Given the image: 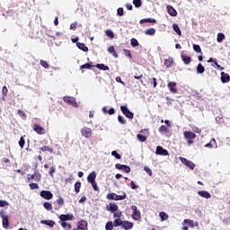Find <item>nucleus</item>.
I'll return each mask as SVG.
<instances>
[{"mask_svg": "<svg viewBox=\"0 0 230 230\" xmlns=\"http://www.w3.org/2000/svg\"><path fill=\"white\" fill-rule=\"evenodd\" d=\"M144 170L149 175V177H152V169H150V167L145 166Z\"/></svg>", "mask_w": 230, "mask_h": 230, "instance_id": "nucleus-49", "label": "nucleus"}, {"mask_svg": "<svg viewBox=\"0 0 230 230\" xmlns=\"http://www.w3.org/2000/svg\"><path fill=\"white\" fill-rule=\"evenodd\" d=\"M168 89L170 90L171 93L175 94L177 93V83L175 82H169L167 84Z\"/></svg>", "mask_w": 230, "mask_h": 230, "instance_id": "nucleus-13", "label": "nucleus"}, {"mask_svg": "<svg viewBox=\"0 0 230 230\" xmlns=\"http://www.w3.org/2000/svg\"><path fill=\"white\" fill-rule=\"evenodd\" d=\"M230 81V76L225 72H221V82L222 84H227Z\"/></svg>", "mask_w": 230, "mask_h": 230, "instance_id": "nucleus-19", "label": "nucleus"}, {"mask_svg": "<svg viewBox=\"0 0 230 230\" xmlns=\"http://www.w3.org/2000/svg\"><path fill=\"white\" fill-rule=\"evenodd\" d=\"M167 12L171 17H177V10L172 5H167Z\"/></svg>", "mask_w": 230, "mask_h": 230, "instance_id": "nucleus-17", "label": "nucleus"}, {"mask_svg": "<svg viewBox=\"0 0 230 230\" xmlns=\"http://www.w3.org/2000/svg\"><path fill=\"white\" fill-rule=\"evenodd\" d=\"M118 121L119 123H120V125H125V123H127V120L125 119V118L121 115L118 116Z\"/></svg>", "mask_w": 230, "mask_h": 230, "instance_id": "nucleus-41", "label": "nucleus"}, {"mask_svg": "<svg viewBox=\"0 0 230 230\" xmlns=\"http://www.w3.org/2000/svg\"><path fill=\"white\" fill-rule=\"evenodd\" d=\"M105 229L106 230L114 229V223H112V221H109L108 223H106Z\"/></svg>", "mask_w": 230, "mask_h": 230, "instance_id": "nucleus-34", "label": "nucleus"}, {"mask_svg": "<svg viewBox=\"0 0 230 230\" xmlns=\"http://www.w3.org/2000/svg\"><path fill=\"white\" fill-rule=\"evenodd\" d=\"M181 163H182V164H184L185 166H187V168H190V170H195V164H193V162L180 156L179 157Z\"/></svg>", "mask_w": 230, "mask_h": 230, "instance_id": "nucleus-5", "label": "nucleus"}, {"mask_svg": "<svg viewBox=\"0 0 230 230\" xmlns=\"http://www.w3.org/2000/svg\"><path fill=\"white\" fill-rule=\"evenodd\" d=\"M196 71L198 75H203L204 71H206V68L199 63L197 66Z\"/></svg>", "mask_w": 230, "mask_h": 230, "instance_id": "nucleus-27", "label": "nucleus"}, {"mask_svg": "<svg viewBox=\"0 0 230 230\" xmlns=\"http://www.w3.org/2000/svg\"><path fill=\"white\" fill-rule=\"evenodd\" d=\"M155 154L156 155H168V150L163 148L161 146H156Z\"/></svg>", "mask_w": 230, "mask_h": 230, "instance_id": "nucleus-12", "label": "nucleus"}, {"mask_svg": "<svg viewBox=\"0 0 230 230\" xmlns=\"http://www.w3.org/2000/svg\"><path fill=\"white\" fill-rule=\"evenodd\" d=\"M80 188H82V182L76 181L75 183V193H80Z\"/></svg>", "mask_w": 230, "mask_h": 230, "instance_id": "nucleus-31", "label": "nucleus"}, {"mask_svg": "<svg viewBox=\"0 0 230 230\" xmlns=\"http://www.w3.org/2000/svg\"><path fill=\"white\" fill-rule=\"evenodd\" d=\"M159 132H161V134H164V132H168V128H166V126H164V125H162L159 128Z\"/></svg>", "mask_w": 230, "mask_h": 230, "instance_id": "nucleus-48", "label": "nucleus"}, {"mask_svg": "<svg viewBox=\"0 0 230 230\" xmlns=\"http://www.w3.org/2000/svg\"><path fill=\"white\" fill-rule=\"evenodd\" d=\"M63 101L65 103H68V105H72L75 109L78 108V102H76V98L71 96H65L63 97Z\"/></svg>", "mask_w": 230, "mask_h": 230, "instance_id": "nucleus-2", "label": "nucleus"}, {"mask_svg": "<svg viewBox=\"0 0 230 230\" xmlns=\"http://www.w3.org/2000/svg\"><path fill=\"white\" fill-rule=\"evenodd\" d=\"M41 150V152H50L52 154L53 152V148L48 146H44L40 148Z\"/></svg>", "mask_w": 230, "mask_h": 230, "instance_id": "nucleus-36", "label": "nucleus"}, {"mask_svg": "<svg viewBox=\"0 0 230 230\" xmlns=\"http://www.w3.org/2000/svg\"><path fill=\"white\" fill-rule=\"evenodd\" d=\"M81 135L83 136V137L89 139V137L93 136V129H91V128L84 127L81 128Z\"/></svg>", "mask_w": 230, "mask_h": 230, "instance_id": "nucleus-6", "label": "nucleus"}, {"mask_svg": "<svg viewBox=\"0 0 230 230\" xmlns=\"http://www.w3.org/2000/svg\"><path fill=\"white\" fill-rule=\"evenodd\" d=\"M137 137L141 143H145V141H146V137H145V135L137 134Z\"/></svg>", "mask_w": 230, "mask_h": 230, "instance_id": "nucleus-37", "label": "nucleus"}, {"mask_svg": "<svg viewBox=\"0 0 230 230\" xmlns=\"http://www.w3.org/2000/svg\"><path fill=\"white\" fill-rule=\"evenodd\" d=\"M107 37H110V39H114V32L111 30L106 31Z\"/></svg>", "mask_w": 230, "mask_h": 230, "instance_id": "nucleus-47", "label": "nucleus"}, {"mask_svg": "<svg viewBox=\"0 0 230 230\" xmlns=\"http://www.w3.org/2000/svg\"><path fill=\"white\" fill-rule=\"evenodd\" d=\"M29 187L31 188V190H39V184L37 183H30Z\"/></svg>", "mask_w": 230, "mask_h": 230, "instance_id": "nucleus-52", "label": "nucleus"}, {"mask_svg": "<svg viewBox=\"0 0 230 230\" xmlns=\"http://www.w3.org/2000/svg\"><path fill=\"white\" fill-rule=\"evenodd\" d=\"M116 50L114 49V46H111L108 48V52L113 54Z\"/></svg>", "mask_w": 230, "mask_h": 230, "instance_id": "nucleus-62", "label": "nucleus"}, {"mask_svg": "<svg viewBox=\"0 0 230 230\" xmlns=\"http://www.w3.org/2000/svg\"><path fill=\"white\" fill-rule=\"evenodd\" d=\"M113 213H114L113 214L114 218H121V211L117 210V211L113 212Z\"/></svg>", "mask_w": 230, "mask_h": 230, "instance_id": "nucleus-51", "label": "nucleus"}, {"mask_svg": "<svg viewBox=\"0 0 230 230\" xmlns=\"http://www.w3.org/2000/svg\"><path fill=\"white\" fill-rule=\"evenodd\" d=\"M55 172H56L55 167H50V170H49V172L50 177H53V173H55Z\"/></svg>", "mask_w": 230, "mask_h": 230, "instance_id": "nucleus-63", "label": "nucleus"}, {"mask_svg": "<svg viewBox=\"0 0 230 230\" xmlns=\"http://www.w3.org/2000/svg\"><path fill=\"white\" fill-rule=\"evenodd\" d=\"M0 217L2 218V226L4 229H8L10 226V221L8 220V216L4 215V212H0Z\"/></svg>", "mask_w": 230, "mask_h": 230, "instance_id": "nucleus-4", "label": "nucleus"}, {"mask_svg": "<svg viewBox=\"0 0 230 230\" xmlns=\"http://www.w3.org/2000/svg\"><path fill=\"white\" fill-rule=\"evenodd\" d=\"M40 195L42 199H45V200H51V199H53V193L49 190H41Z\"/></svg>", "mask_w": 230, "mask_h": 230, "instance_id": "nucleus-9", "label": "nucleus"}, {"mask_svg": "<svg viewBox=\"0 0 230 230\" xmlns=\"http://www.w3.org/2000/svg\"><path fill=\"white\" fill-rule=\"evenodd\" d=\"M121 227L122 229H125V230H130L132 229V227H134V223L129 221H123Z\"/></svg>", "mask_w": 230, "mask_h": 230, "instance_id": "nucleus-15", "label": "nucleus"}, {"mask_svg": "<svg viewBox=\"0 0 230 230\" xmlns=\"http://www.w3.org/2000/svg\"><path fill=\"white\" fill-rule=\"evenodd\" d=\"M25 143H26V141L24 140V137H21V138L19 140V146L21 148H24Z\"/></svg>", "mask_w": 230, "mask_h": 230, "instance_id": "nucleus-46", "label": "nucleus"}, {"mask_svg": "<svg viewBox=\"0 0 230 230\" xmlns=\"http://www.w3.org/2000/svg\"><path fill=\"white\" fill-rule=\"evenodd\" d=\"M40 64L44 69H49V64H48L45 60H40Z\"/></svg>", "mask_w": 230, "mask_h": 230, "instance_id": "nucleus-42", "label": "nucleus"}, {"mask_svg": "<svg viewBox=\"0 0 230 230\" xmlns=\"http://www.w3.org/2000/svg\"><path fill=\"white\" fill-rule=\"evenodd\" d=\"M181 60L186 66H188L191 63V58L190 56H186L184 54H181Z\"/></svg>", "mask_w": 230, "mask_h": 230, "instance_id": "nucleus-23", "label": "nucleus"}, {"mask_svg": "<svg viewBox=\"0 0 230 230\" xmlns=\"http://www.w3.org/2000/svg\"><path fill=\"white\" fill-rule=\"evenodd\" d=\"M76 26H78L77 22L71 23L70 30H76Z\"/></svg>", "mask_w": 230, "mask_h": 230, "instance_id": "nucleus-64", "label": "nucleus"}, {"mask_svg": "<svg viewBox=\"0 0 230 230\" xmlns=\"http://www.w3.org/2000/svg\"><path fill=\"white\" fill-rule=\"evenodd\" d=\"M224 39H226V35L224 33L222 32L217 33V42H222Z\"/></svg>", "mask_w": 230, "mask_h": 230, "instance_id": "nucleus-33", "label": "nucleus"}, {"mask_svg": "<svg viewBox=\"0 0 230 230\" xmlns=\"http://www.w3.org/2000/svg\"><path fill=\"white\" fill-rule=\"evenodd\" d=\"M172 64H173V58H169L168 59H165L164 66L169 68L172 67Z\"/></svg>", "mask_w": 230, "mask_h": 230, "instance_id": "nucleus-29", "label": "nucleus"}, {"mask_svg": "<svg viewBox=\"0 0 230 230\" xmlns=\"http://www.w3.org/2000/svg\"><path fill=\"white\" fill-rule=\"evenodd\" d=\"M40 224L44 226H49V227H53L55 226V221L53 220H41Z\"/></svg>", "mask_w": 230, "mask_h": 230, "instance_id": "nucleus-26", "label": "nucleus"}, {"mask_svg": "<svg viewBox=\"0 0 230 230\" xmlns=\"http://www.w3.org/2000/svg\"><path fill=\"white\" fill-rule=\"evenodd\" d=\"M135 8H141L143 2L141 0H133Z\"/></svg>", "mask_w": 230, "mask_h": 230, "instance_id": "nucleus-32", "label": "nucleus"}, {"mask_svg": "<svg viewBox=\"0 0 230 230\" xmlns=\"http://www.w3.org/2000/svg\"><path fill=\"white\" fill-rule=\"evenodd\" d=\"M111 155L115 158V159H121V155L118 153V151H112L111 152Z\"/></svg>", "mask_w": 230, "mask_h": 230, "instance_id": "nucleus-45", "label": "nucleus"}, {"mask_svg": "<svg viewBox=\"0 0 230 230\" xmlns=\"http://www.w3.org/2000/svg\"><path fill=\"white\" fill-rule=\"evenodd\" d=\"M116 113V111L114 110V108H111L109 111H108V113L107 114H110V116H112L113 114Z\"/></svg>", "mask_w": 230, "mask_h": 230, "instance_id": "nucleus-60", "label": "nucleus"}, {"mask_svg": "<svg viewBox=\"0 0 230 230\" xmlns=\"http://www.w3.org/2000/svg\"><path fill=\"white\" fill-rule=\"evenodd\" d=\"M198 195L203 199H211V194L207 190H199Z\"/></svg>", "mask_w": 230, "mask_h": 230, "instance_id": "nucleus-20", "label": "nucleus"}, {"mask_svg": "<svg viewBox=\"0 0 230 230\" xmlns=\"http://www.w3.org/2000/svg\"><path fill=\"white\" fill-rule=\"evenodd\" d=\"M116 82H118L119 84H121L122 85H125V82H123L121 80V77L120 76H117L116 77Z\"/></svg>", "mask_w": 230, "mask_h": 230, "instance_id": "nucleus-61", "label": "nucleus"}, {"mask_svg": "<svg viewBox=\"0 0 230 230\" xmlns=\"http://www.w3.org/2000/svg\"><path fill=\"white\" fill-rule=\"evenodd\" d=\"M2 94L4 96H6V94H8V88H6V86H4L2 89Z\"/></svg>", "mask_w": 230, "mask_h": 230, "instance_id": "nucleus-58", "label": "nucleus"}, {"mask_svg": "<svg viewBox=\"0 0 230 230\" xmlns=\"http://www.w3.org/2000/svg\"><path fill=\"white\" fill-rule=\"evenodd\" d=\"M120 111L128 118V119H134V112L130 111L128 110V107L127 106H120Z\"/></svg>", "mask_w": 230, "mask_h": 230, "instance_id": "nucleus-3", "label": "nucleus"}, {"mask_svg": "<svg viewBox=\"0 0 230 230\" xmlns=\"http://www.w3.org/2000/svg\"><path fill=\"white\" fill-rule=\"evenodd\" d=\"M122 227L123 226V220H121V218H116L114 221H113V226L114 227Z\"/></svg>", "mask_w": 230, "mask_h": 230, "instance_id": "nucleus-28", "label": "nucleus"}, {"mask_svg": "<svg viewBox=\"0 0 230 230\" xmlns=\"http://www.w3.org/2000/svg\"><path fill=\"white\" fill-rule=\"evenodd\" d=\"M43 207L45 208V209H47V211H51V209H53V205H51V203L49 202H45L43 204Z\"/></svg>", "mask_w": 230, "mask_h": 230, "instance_id": "nucleus-35", "label": "nucleus"}, {"mask_svg": "<svg viewBox=\"0 0 230 230\" xmlns=\"http://www.w3.org/2000/svg\"><path fill=\"white\" fill-rule=\"evenodd\" d=\"M183 136L185 139H195L197 137V135L191 131H184Z\"/></svg>", "mask_w": 230, "mask_h": 230, "instance_id": "nucleus-16", "label": "nucleus"}, {"mask_svg": "<svg viewBox=\"0 0 230 230\" xmlns=\"http://www.w3.org/2000/svg\"><path fill=\"white\" fill-rule=\"evenodd\" d=\"M130 187H131V190H137L139 187L137 185H136V183L134 182V181H132L130 182Z\"/></svg>", "mask_w": 230, "mask_h": 230, "instance_id": "nucleus-57", "label": "nucleus"}, {"mask_svg": "<svg viewBox=\"0 0 230 230\" xmlns=\"http://www.w3.org/2000/svg\"><path fill=\"white\" fill-rule=\"evenodd\" d=\"M61 222H67V220H73V214H62L59 216Z\"/></svg>", "mask_w": 230, "mask_h": 230, "instance_id": "nucleus-14", "label": "nucleus"}, {"mask_svg": "<svg viewBox=\"0 0 230 230\" xmlns=\"http://www.w3.org/2000/svg\"><path fill=\"white\" fill-rule=\"evenodd\" d=\"M107 199L109 200H125L127 199V193H123V195H117L116 193H111L107 195Z\"/></svg>", "mask_w": 230, "mask_h": 230, "instance_id": "nucleus-1", "label": "nucleus"}, {"mask_svg": "<svg viewBox=\"0 0 230 230\" xmlns=\"http://www.w3.org/2000/svg\"><path fill=\"white\" fill-rule=\"evenodd\" d=\"M131 46L133 48H137V46H139V41H137V40H136L135 38L131 39Z\"/></svg>", "mask_w": 230, "mask_h": 230, "instance_id": "nucleus-44", "label": "nucleus"}, {"mask_svg": "<svg viewBox=\"0 0 230 230\" xmlns=\"http://www.w3.org/2000/svg\"><path fill=\"white\" fill-rule=\"evenodd\" d=\"M87 181L89 182V183H91V182H95L96 181V172H90L89 174H88V176H87Z\"/></svg>", "mask_w": 230, "mask_h": 230, "instance_id": "nucleus-18", "label": "nucleus"}, {"mask_svg": "<svg viewBox=\"0 0 230 230\" xmlns=\"http://www.w3.org/2000/svg\"><path fill=\"white\" fill-rule=\"evenodd\" d=\"M172 30L173 31H175V33H177V35H181V28H179V25H177V23H174L172 25Z\"/></svg>", "mask_w": 230, "mask_h": 230, "instance_id": "nucleus-30", "label": "nucleus"}, {"mask_svg": "<svg viewBox=\"0 0 230 230\" xmlns=\"http://www.w3.org/2000/svg\"><path fill=\"white\" fill-rule=\"evenodd\" d=\"M125 57H128L129 58H132V54L130 53V50L124 49Z\"/></svg>", "mask_w": 230, "mask_h": 230, "instance_id": "nucleus-55", "label": "nucleus"}, {"mask_svg": "<svg viewBox=\"0 0 230 230\" xmlns=\"http://www.w3.org/2000/svg\"><path fill=\"white\" fill-rule=\"evenodd\" d=\"M146 35H155V29L151 28V29H147L145 31Z\"/></svg>", "mask_w": 230, "mask_h": 230, "instance_id": "nucleus-39", "label": "nucleus"}, {"mask_svg": "<svg viewBox=\"0 0 230 230\" xmlns=\"http://www.w3.org/2000/svg\"><path fill=\"white\" fill-rule=\"evenodd\" d=\"M93 63H86L80 66V69H91L93 67Z\"/></svg>", "mask_w": 230, "mask_h": 230, "instance_id": "nucleus-38", "label": "nucleus"}, {"mask_svg": "<svg viewBox=\"0 0 230 230\" xmlns=\"http://www.w3.org/2000/svg\"><path fill=\"white\" fill-rule=\"evenodd\" d=\"M87 228V223L85 220H81L77 223V229L85 230Z\"/></svg>", "mask_w": 230, "mask_h": 230, "instance_id": "nucleus-24", "label": "nucleus"}, {"mask_svg": "<svg viewBox=\"0 0 230 230\" xmlns=\"http://www.w3.org/2000/svg\"><path fill=\"white\" fill-rule=\"evenodd\" d=\"M6 206H8L7 201L0 199V208H6Z\"/></svg>", "mask_w": 230, "mask_h": 230, "instance_id": "nucleus-54", "label": "nucleus"}, {"mask_svg": "<svg viewBox=\"0 0 230 230\" xmlns=\"http://www.w3.org/2000/svg\"><path fill=\"white\" fill-rule=\"evenodd\" d=\"M33 130L40 136L46 134V129H44V128L40 127L39 124H34Z\"/></svg>", "mask_w": 230, "mask_h": 230, "instance_id": "nucleus-11", "label": "nucleus"}, {"mask_svg": "<svg viewBox=\"0 0 230 230\" xmlns=\"http://www.w3.org/2000/svg\"><path fill=\"white\" fill-rule=\"evenodd\" d=\"M159 217L162 222H164V220H168V216L164 212H160Z\"/></svg>", "mask_w": 230, "mask_h": 230, "instance_id": "nucleus-40", "label": "nucleus"}, {"mask_svg": "<svg viewBox=\"0 0 230 230\" xmlns=\"http://www.w3.org/2000/svg\"><path fill=\"white\" fill-rule=\"evenodd\" d=\"M131 209L133 210V214H132L133 220H139V218H141V212L137 209V207L136 205H133L131 207Z\"/></svg>", "mask_w": 230, "mask_h": 230, "instance_id": "nucleus-7", "label": "nucleus"}, {"mask_svg": "<svg viewBox=\"0 0 230 230\" xmlns=\"http://www.w3.org/2000/svg\"><path fill=\"white\" fill-rule=\"evenodd\" d=\"M57 204H58V206H64V198L59 197V198L57 199Z\"/></svg>", "mask_w": 230, "mask_h": 230, "instance_id": "nucleus-53", "label": "nucleus"}, {"mask_svg": "<svg viewBox=\"0 0 230 230\" xmlns=\"http://www.w3.org/2000/svg\"><path fill=\"white\" fill-rule=\"evenodd\" d=\"M76 46L78 49H81V51H84V53H87V51H89V48H87L84 43L77 42Z\"/></svg>", "mask_w": 230, "mask_h": 230, "instance_id": "nucleus-21", "label": "nucleus"}, {"mask_svg": "<svg viewBox=\"0 0 230 230\" xmlns=\"http://www.w3.org/2000/svg\"><path fill=\"white\" fill-rule=\"evenodd\" d=\"M115 168H117V170H122L125 173H130V167L128 165L117 164H115Z\"/></svg>", "mask_w": 230, "mask_h": 230, "instance_id": "nucleus-10", "label": "nucleus"}, {"mask_svg": "<svg viewBox=\"0 0 230 230\" xmlns=\"http://www.w3.org/2000/svg\"><path fill=\"white\" fill-rule=\"evenodd\" d=\"M90 184H92V187L93 188L94 191H98V184H96V181H93Z\"/></svg>", "mask_w": 230, "mask_h": 230, "instance_id": "nucleus-56", "label": "nucleus"}, {"mask_svg": "<svg viewBox=\"0 0 230 230\" xmlns=\"http://www.w3.org/2000/svg\"><path fill=\"white\" fill-rule=\"evenodd\" d=\"M94 67H97V69H100V71H109V66H106L105 64H97L94 66Z\"/></svg>", "mask_w": 230, "mask_h": 230, "instance_id": "nucleus-25", "label": "nucleus"}, {"mask_svg": "<svg viewBox=\"0 0 230 230\" xmlns=\"http://www.w3.org/2000/svg\"><path fill=\"white\" fill-rule=\"evenodd\" d=\"M107 210L111 211V213H116V211L118 210V205H116L115 203H111L107 207Z\"/></svg>", "mask_w": 230, "mask_h": 230, "instance_id": "nucleus-22", "label": "nucleus"}, {"mask_svg": "<svg viewBox=\"0 0 230 230\" xmlns=\"http://www.w3.org/2000/svg\"><path fill=\"white\" fill-rule=\"evenodd\" d=\"M123 13H124V11L122 7H119L117 9V14L119 15V17H123Z\"/></svg>", "mask_w": 230, "mask_h": 230, "instance_id": "nucleus-50", "label": "nucleus"}, {"mask_svg": "<svg viewBox=\"0 0 230 230\" xmlns=\"http://www.w3.org/2000/svg\"><path fill=\"white\" fill-rule=\"evenodd\" d=\"M28 181L29 182H31V181H35L36 182H40V179H41V175L40 172H35L32 175H28Z\"/></svg>", "mask_w": 230, "mask_h": 230, "instance_id": "nucleus-8", "label": "nucleus"}, {"mask_svg": "<svg viewBox=\"0 0 230 230\" xmlns=\"http://www.w3.org/2000/svg\"><path fill=\"white\" fill-rule=\"evenodd\" d=\"M192 130L193 132H195V134H200V132H202V130H200V128H199L198 127H193Z\"/></svg>", "mask_w": 230, "mask_h": 230, "instance_id": "nucleus-59", "label": "nucleus"}, {"mask_svg": "<svg viewBox=\"0 0 230 230\" xmlns=\"http://www.w3.org/2000/svg\"><path fill=\"white\" fill-rule=\"evenodd\" d=\"M193 49L196 53H202V49H200V45L194 44Z\"/></svg>", "mask_w": 230, "mask_h": 230, "instance_id": "nucleus-43", "label": "nucleus"}]
</instances>
